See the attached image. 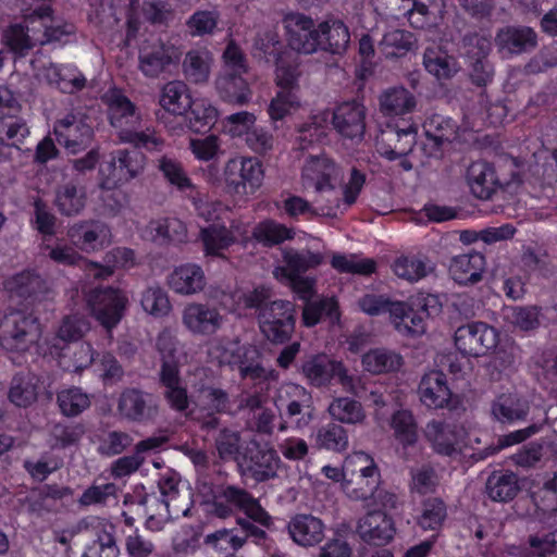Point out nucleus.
<instances>
[{
  "mask_svg": "<svg viewBox=\"0 0 557 557\" xmlns=\"http://www.w3.org/2000/svg\"><path fill=\"white\" fill-rule=\"evenodd\" d=\"M40 337V322L30 312L12 310L0 320V345L8 351L25 352Z\"/></svg>",
  "mask_w": 557,
  "mask_h": 557,
  "instance_id": "f257e3e1",
  "label": "nucleus"
},
{
  "mask_svg": "<svg viewBox=\"0 0 557 557\" xmlns=\"http://www.w3.org/2000/svg\"><path fill=\"white\" fill-rule=\"evenodd\" d=\"M183 50L171 39L150 38L138 50V69L144 76L158 78L178 65Z\"/></svg>",
  "mask_w": 557,
  "mask_h": 557,
  "instance_id": "f03ea898",
  "label": "nucleus"
},
{
  "mask_svg": "<svg viewBox=\"0 0 557 557\" xmlns=\"http://www.w3.org/2000/svg\"><path fill=\"white\" fill-rule=\"evenodd\" d=\"M119 417L129 423L151 424L160 416L159 399L151 393L138 387L124 388L116 401Z\"/></svg>",
  "mask_w": 557,
  "mask_h": 557,
  "instance_id": "7ed1b4c3",
  "label": "nucleus"
},
{
  "mask_svg": "<svg viewBox=\"0 0 557 557\" xmlns=\"http://www.w3.org/2000/svg\"><path fill=\"white\" fill-rule=\"evenodd\" d=\"M296 310L293 302L275 299L258 313L261 333L274 344L288 342L294 333Z\"/></svg>",
  "mask_w": 557,
  "mask_h": 557,
  "instance_id": "20e7f679",
  "label": "nucleus"
},
{
  "mask_svg": "<svg viewBox=\"0 0 557 557\" xmlns=\"http://www.w3.org/2000/svg\"><path fill=\"white\" fill-rule=\"evenodd\" d=\"M454 343L463 356H486L497 347L499 332L485 322H470L455 331Z\"/></svg>",
  "mask_w": 557,
  "mask_h": 557,
  "instance_id": "39448f33",
  "label": "nucleus"
},
{
  "mask_svg": "<svg viewBox=\"0 0 557 557\" xmlns=\"http://www.w3.org/2000/svg\"><path fill=\"white\" fill-rule=\"evenodd\" d=\"M280 465L281 458L273 447L256 442L246 448L237 462L240 474L257 483L276 478Z\"/></svg>",
  "mask_w": 557,
  "mask_h": 557,
  "instance_id": "423d86ee",
  "label": "nucleus"
},
{
  "mask_svg": "<svg viewBox=\"0 0 557 557\" xmlns=\"http://www.w3.org/2000/svg\"><path fill=\"white\" fill-rule=\"evenodd\" d=\"M223 176L230 193L246 195L261 186L263 170L258 159L237 157L225 163Z\"/></svg>",
  "mask_w": 557,
  "mask_h": 557,
  "instance_id": "0eeeda50",
  "label": "nucleus"
},
{
  "mask_svg": "<svg viewBox=\"0 0 557 557\" xmlns=\"http://www.w3.org/2000/svg\"><path fill=\"white\" fill-rule=\"evenodd\" d=\"M87 301L95 319L107 331H111L124 315L127 297L121 289L104 287L91 290Z\"/></svg>",
  "mask_w": 557,
  "mask_h": 557,
  "instance_id": "6e6552de",
  "label": "nucleus"
},
{
  "mask_svg": "<svg viewBox=\"0 0 557 557\" xmlns=\"http://www.w3.org/2000/svg\"><path fill=\"white\" fill-rule=\"evenodd\" d=\"M289 47L304 54L319 51L320 23L302 13L290 12L283 18Z\"/></svg>",
  "mask_w": 557,
  "mask_h": 557,
  "instance_id": "1a4fd4ad",
  "label": "nucleus"
},
{
  "mask_svg": "<svg viewBox=\"0 0 557 557\" xmlns=\"http://www.w3.org/2000/svg\"><path fill=\"white\" fill-rule=\"evenodd\" d=\"M275 406L278 410L285 407V416L294 419L297 428L307 426L313 419V399L307 388L301 385L284 384L275 398Z\"/></svg>",
  "mask_w": 557,
  "mask_h": 557,
  "instance_id": "9d476101",
  "label": "nucleus"
},
{
  "mask_svg": "<svg viewBox=\"0 0 557 557\" xmlns=\"http://www.w3.org/2000/svg\"><path fill=\"white\" fill-rule=\"evenodd\" d=\"M225 322L220 310L207 302H189L182 311V324L194 336H211L219 332Z\"/></svg>",
  "mask_w": 557,
  "mask_h": 557,
  "instance_id": "9b49d317",
  "label": "nucleus"
},
{
  "mask_svg": "<svg viewBox=\"0 0 557 557\" xmlns=\"http://www.w3.org/2000/svg\"><path fill=\"white\" fill-rule=\"evenodd\" d=\"M424 435L436 454L450 457L461 453L467 431L462 424L431 421L424 429Z\"/></svg>",
  "mask_w": 557,
  "mask_h": 557,
  "instance_id": "f8f14e48",
  "label": "nucleus"
},
{
  "mask_svg": "<svg viewBox=\"0 0 557 557\" xmlns=\"http://www.w3.org/2000/svg\"><path fill=\"white\" fill-rule=\"evenodd\" d=\"M54 134L59 144L71 153L86 149L92 141V126L82 115L67 114L54 125Z\"/></svg>",
  "mask_w": 557,
  "mask_h": 557,
  "instance_id": "ddd939ff",
  "label": "nucleus"
},
{
  "mask_svg": "<svg viewBox=\"0 0 557 557\" xmlns=\"http://www.w3.org/2000/svg\"><path fill=\"white\" fill-rule=\"evenodd\" d=\"M66 235L75 248L90 253L109 244L110 230L102 221L90 219L70 225Z\"/></svg>",
  "mask_w": 557,
  "mask_h": 557,
  "instance_id": "4468645a",
  "label": "nucleus"
},
{
  "mask_svg": "<svg viewBox=\"0 0 557 557\" xmlns=\"http://www.w3.org/2000/svg\"><path fill=\"white\" fill-rule=\"evenodd\" d=\"M341 178L339 169L326 157H310L302 169L301 182L306 189H333V182Z\"/></svg>",
  "mask_w": 557,
  "mask_h": 557,
  "instance_id": "2eb2a0df",
  "label": "nucleus"
},
{
  "mask_svg": "<svg viewBox=\"0 0 557 557\" xmlns=\"http://www.w3.org/2000/svg\"><path fill=\"white\" fill-rule=\"evenodd\" d=\"M393 274L409 284L419 283L436 271L435 262L423 253H407L391 263Z\"/></svg>",
  "mask_w": 557,
  "mask_h": 557,
  "instance_id": "dca6fc26",
  "label": "nucleus"
},
{
  "mask_svg": "<svg viewBox=\"0 0 557 557\" xmlns=\"http://www.w3.org/2000/svg\"><path fill=\"white\" fill-rule=\"evenodd\" d=\"M33 13L38 26L39 46L65 44L75 34V26L72 23L52 17V9L49 5H41Z\"/></svg>",
  "mask_w": 557,
  "mask_h": 557,
  "instance_id": "f3484780",
  "label": "nucleus"
},
{
  "mask_svg": "<svg viewBox=\"0 0 557 557\" xmlns=\"http://www.w3.org/2000/svg\"><path fill=\"white\" fill-rule=\"evenodd\" d=\"M78 531L91 528L96 532V540L87 547L82 557H119L120 549L113 534V527L107 525L99 518L82 519L77 524Z\"/></svg>",
  "mask_w": 557,
  "mask_h": 557,
  "instance_id": "a211bd4d",
  "label": "nucleus"
},
{
  "mask_svg": "<svg viewBox=\"0 0 557 557\" xmlns=\"http://www.w3.org/2000/svg\"><path fill=\"white\" fill-rule=\"evenodd\" d=\"M221 498L225 500L233 509L244 511L249 519L268 527L271 522V517L261 507L258 499H256L248 491L235 485L221 486L218 491Z\"/></svg>",
  "mask_w": 557,
  "mask_h": 557,
  "instance_id": "6ab92c4d",
  "label": "nucleus"
},
{
  "mask_svg": "<svg viewBox=\"0 0 557 557\" xmlns=\"http://www.w3.org/2000/svg\"><path fill=\"white\" fill-rule=\"evenodd\" d=\"M418 393L422 404L435 409L446 407L453 396L446 375L435 370L422 376Z\"/></svg>",
  "mask_w": 557,
  "mask_h": 557,
  "instance_id": "aec40b11",
  "label": "nucleus"
},
{
  "mask_svg": "<svg viewBox=\"0 0 557 557\" xmlns=\"http://www.w3.org/2000/svg\"><path fill=\"white\" fill-rule=\"evenodd\" d=\"M364 107L356 101L344 102L333 114V125L344 137L361 138L366 129Z\"/></svg>",
  "mask_w": 557,
  "mask_h": 557,
  "instance_id": "412c9836",
  "label": "nucleus"
},
{
  "mask_svg": "<svg viewBox=\"0 0 557 557\" xmlns=\"http://www.w3.org/2000/svg\"><path fill=\"white\" fill-rule=\"evenodd\" d=\"M5 289L12 297L40 300L50 293V287L35 271H22L9 277L4 283Z\"/></svg>",
  "mask_w": 557,
  "mask_h": 557,
  "instance_id": "4be33fe9",
  "label": "nucleus"
},
{
  "mask_svg": "<svg viewBox=\"0 0 557 557\" xmlns=\"http://www.w3.org/2000/svg\"><path fill=\"white\" fill-rule=\"evenodd\" d=\"M495 44L500 52L520 54L537 45V35L528 26H506L497 32Z\"/></svg>",
  "mask_w": 557,
  "mask_h": 557,
  "instance_id": "5701e85b",
  "label": "nucleus"
},
{
  "mask_svg": "<svg viewBox=\"0 0 557 557\" xmlns=\"http://www.w3.org/2000/svg\"><path fill=\"white\" fill-rule=\"evenodd\" d=\"M530 411L528 400L513 393L497 396L491 405L492 418L502 424H516L527 420Z\"/></svg>",
  "mask_w": 557,
  "mask_h": 557,
  "instance_id": "b1692460",
  "label": "nucleus"
},
{
  "mask_svg": "<svg viewBox=\"0 0 557 557\" xmlns=\"http://www.w3.org/2000/svg\"><path fill=\"white\" fill-rule=\"evenodd\" d=\"M485 257L476 251L451 258L449 274L459 285H473L482 280L485 270Z\"/></svg>",
  "mask_w": 557,
  "mask_h": 557,
  "instance_id": "393cba45",
  "label": "nucleus"
},
{
  "mask_svg": "<svg viewBox=\"0 0 557 557\" xmlns=\"http://www.w3.org/2000/svg\"><path fill=\"white\" fill-rule=\"evenodd\" d=\"M287 529L292 540L299 546H314L324 539L325 525L312 515H296L288 522Z\"/></svg>",
  "mask_w": 557,
  "mask_h": 557,
  "instance_id": "a878e982",
  "label": "nucleus"
},
{
  "mask_svg": "<svg viewBox=\"0 0 557 557\" xmlns=\"http://www.w3.org/2000/svg\"><path fill=\"white\" fill-rule=\"evenodd\" d=\"M168 284L174 293L189 296L202 292L207 280L200 265L185 263L171 272L168 277Z\"/></svg>",
  "mask_w": 557,
  "mask_h": 557,
  "instance_id": "bb28decb",
  "label": "nucleus"
},
{
  "mask_svg": "<svg viewBox=\"0 0 557 557\" xmlns=\"http://www.w3.org/2000/svg\"><path fill=\"white\" fill-rule=\"evenodd\" d=\"M53 202L61 215L69 218L76 216L81 214L86 207V188L79 184L77 178L60 184L55 188Z\"/></svg>",
  "mask_w": 557,
  "mask_h": 557,
  "instance_id": "cd10ccee",
  "label": "nucleus"
},
{
  "mask_svg": "<svg viewBox=\"0 0 557 557\" xmlns=\"http://www.w3.org/2000/svg\"><path fill=\"white\" fill-rule=\"evenodd\" d=\"M48 256L51 260L63 265H82L88 276L97 280H104L114 273V267L101 265L96 262H89L83 258L74 247L67 245H57L49 248Z\"/></svg>",
  "mask_w": 557,
  "mask_h": 557,
  "instance_id": "c85d7f7f",
  "label": "nucleus"
},
{
  "mask_svg": "<svg viewBox=\"0 0 557 557\" xmlns=\"http://www.w3.org/2000/svg\"><path fill=\"white\" fill-rule=\"evenodd\" d=\"M26 25L15 24L4 33L5 45L20 57L26 55L36 46H39L38 26L34 13L25 18Z\"/></svg>",
  "mask_w": 557,
  "mask_h": 557,
  "instance_id": "c756f323",
  "label": "nucleus"
},
{
  "mask_svg": "<svg viewBox=\"0 0 557 557\" xmlns=\"http://www.w3.org/2000/svg\"><path fill=\"white\" fill-rule=\"evenodd\" d=\"M263 354L255 345L245 344L238 356L235 369L238 370L243 380L270 381L276 377L275 371L268 369L262 363Z\"/></svg>",
  "mask_w": 557,
  "mask_h": 557,
  "instance_id": "7c9ffc66",
  "label": "nucleus"
},
{
  "mask_svg": "<svg viewBox=\"0 0 557 557\" xmlns=\"http://www.w3.org/2000/svg\"><path fill=\"white\" fill-rule=\"evenodd\" d=\"M159 376L160 385L164 388L163 398L168 406L182 414L187 416L190 406L187 388L183 385L181 372L165 369Z\"/></svg>",
  "mask_w": 557,
  "mask_h": 557,
  "instance_id": "2f4dec72",
  "label": "nucleus"
},
{
  "mask_svg": "<svg viewBox=\"0 0 557 557\" xmlns=\"http://www.w3.org/2000/svg\"><path fill=\"white\" fill-rule=\"evenodd\" d=\"M242 72L222 71L215 81L220 97L230 103L246 104L251 99V91Z\"/></svg>",
  "mask_w": 557,
  "mask_h": 557,
  "instance_id": "473e14b6",
  "label": "nucleus"
},
{
  "mask_svg": "<svg viewBox=\"0 0 557 557\" xmlns=\"http://www.w3.org/2000/svg\"><path fill=\"white\" fill-rule=\"evenodd\" d=\"M345 492L350 498L363 502L364 508L383 507L381 470L372 471L368 478L345 487Z\"/></svg>",
  "mask_w": 557,
  "mask_h": 557,
  "instance_id": "72a5a7b5",
  "label": "nucleus"
},
{
  "mask_svg": "<svg viewBox=\"0 0 557 557\" xmlns=\"http://www.w3.org/2000/svg\"><path fill=\"white\" fill-rule=\"evenodd\" d=\"M467 181L473 196L488 199L497 186V177L491 164L483 161L473 162L467 171Z\"/></svg>",
  "mask_w": 557,
  "mask_h": 557,
  "instance_id": "f704fd0d",
  "label": "nucleus"
},
{
  "mask_svg": "<svg viewBox=\"0 0 557 557\" xmlns=\"http://www.w3.org/2000/svg\"><path fill=\"white\" fill-rule=\"evenodd\" d=\"M437 0H387L388 7H396L394 16L406 17L416 28L428 27L431 23L432 12L430 7Z\"/></svg>",
  "mask_w": 557,
  "mask_h": 557,
  "instance_id": "c9c22d12",
  "label": "nucleus"
},
{
  "mask_svg": "<svg viewBox=\"0 0 557 557\" xmlns=\"http://www.w3.org/2000/svg\"><path fill=\"white\" fill-rule=\"evenodd\" d=\"M349 40V30L342 21L326 20L320 23L319 50L339 54L347 49Z\"/></svg>",
  "mask_w": 557,
  "mask_h": 557,
  "instance_id": "e433bc0d",
  "label": "nucleus"
},
{
  "mask_svg": "<svg viewBox=\"0 0 557 557\" xmlns=\"http://www.w3.org/2000/svg\"><path fill=\"white\" fill-rule=\"evenodd\" d=\"M212 65L211 53L206 49H191L182 62L183 75L191 84L208 82Z\"/></svg>",
  "mask_w": 557,
  "mask_h": 557,
  "instance_id": "4c0bfd02",
  "label": "nucleus"
},
{
  "mask_svg": "<svg viewBox=\"0 0 557 557\" xmlns=\"http://www.w3.org/2000/svg\"><path fill=\"white\" fill-rule=\"evenodd\" d=\"M111 166L119 181H131L145 168V156L136 149H119L112 153Z\"/></svg>",
  "mask_w": 557,
  "mask_h": 557,
  "instance_id": "58836bf2",
  "label": "nucleus"
},
{
  "mask_svg": "<svg viewBox=\"0 0 557 557\" xmlns=\"http://www.w3.org/2000/svg\"><path fill=\"white\" fill-rule=\"evenodd\" d=\"M339 306L334 297L308 301L302 309V322L307 327L317 325L323 319L334 325L339 322Z\"/></svg>",
  "mask_w": 557,
  "mask_h": 557,
  "instance_id": "ea45409f",
  "label": "nucleus"
},
{
  "mask_svg": "<svg viewBox=\"0 0 557 557\" xmlns=\"http://www.w3.org/2000/svg\"><path fill=\"white\" fill-rule=\"evenodd\" d=\"M38 377L33 373H18L13 376L8 398L16 407L26 408L34 404L38 396Z\"/></svg>",
  "mask_w": 557,
  "mask_h": 557,
  "instance_id": "a19ab883",
  "label": "nucleus"
},
{
  "mask_svg": "<svg viewBox=\"0 0 557 557\" xmlns=\"http://www.w3.org/2000/svg\"><path fill=\"white\" fill-rule=\"evenodd\" d=\"M357 524V534L368 546L380 548L383 543V507L364 508Z\"/></svg>",
  "mask_w": 557,
  "mask_h": 557,
  "instance_id": "79ce46f5",
  "label": "nucleus"
},
{
  "mask_svg": "<svg viewBox=\"0 0 557 557\" xmlns=\"http://www.w3.org/2000/svg\"><path fill=\"white\" fill-rule=\"evenodd\" d=\"M109 116L111 125L122 132L135 127L140 122L135 106L121 94H113L109 102Z\"/></svg>",
  "mask_w": 557,
  "mask_h": 557,
  "instance_id": "37998d69",
  "label": "nucleus"
},
{
  "mask_svg": "<svg viewBox=\"0 0 557 557\" xmlns=\"http://www.w3.org/2000/svg\"><path fill=\"white\" fill-rule=\"evenodd\" d=\"M200 239L207 256L224 257V250L232 246L236 238L224 225L210 224L200 228Z\"/></svg>",
  "mask_w": 557,
  "mask_h": 557,
  "instance_id": "c03bdc74",
  "label": "nucleus"
},
{
  "mask_svg": "<svg viewBox=\"0 0 557 557\" xmlns=\"http://www.w3.org/2000/svg\"><path fill=\"white\" fill-rule=\"evenodd\" d=\"M191 103L185 83L172 81L162 88L160 104L166 112L182 116L191 108Z\"/></svg>",
  "mask_w": 557,
  "mask_h": 557,
  "instance_id": "a18cd8bd",
  "label": "nucleus"
},
{
  "mask_svg": "<svg viewBox=\"0 0 557 557\" xmlns=\"http://www.w3.org/2000/svg\"><path fill=\"white\" fill-rule=\"evenodd\" d=\"M323 260L324 257L320 252H312L308 249H286L283 252L284 267L281 268V271L284 275L304 274L319 267Z\"/></svg>",
  "mask_w": 557,
  "mask_h": 557,
  "instance_id": "49530a36",
  "label": "nucleus"
},
{
  "mask_svg": "<svg viewBox=\"0 0 557 557\" xmlns=\"http://www.w3.org/2000/svg\"><path fill=\"white\" fill-rule=\"evenodd\" d=\"M334 362L326 355L309 356L302 361L301 373L315 387L330 383L334 374Z\"/></svg>",
  "mask_w": 557,
  "mask_h": 557,
  "instance_id": "de8ad7c7",
  "label": "nucleus"
},
{
  "mask_svg": "<svg viewBox=\"0 0 557 557\" xmlns=\"http://www.w3.org/2000/svg\"><path fill=\"white\" fill-rule=\"evenodd\" d=\"M285 54L284 45L280 40L276 30L264 29L257 34L252 46V55L255 58L267 63H273Z\"/></svg>",
  "mask_w": 557,
  "mask_h": 557,
  "instance_id": "09e8293b",
  "label": "nucleus"
},
{
  "mask_svg": "<svg viewBox=\"0 0 557 557\" xmlns=\"http://www.w3.org/2000/svg\"><path fill=\"white\" fill-rule=\"evenodd\" d=\"M423 65L437 79L451 78L459 71L456 59L438 48H428L425 50Z\"/></svg>",
  "mask_w": 557,
  "mask_h": 557,
  "instance_id": "8fccbe9b",
  "label": "nucleus"
},
{
  "mask_svg": "<svg viewBox=\"0 0 557 557\" xmlns=\"http://www.w3.org/2000/svg\"><path fill=\"white\" fill-rule=\"evenodd\" d=\"M29 135L30 128L26 120L18 115L0 121V136L16 153L30 150L25 146Z\"/></svg>",
  "mask_w": 557,
  "mask_h": 557,
  "instance_id": "3c124183",
  "label": "nucleus"
},
{
  "mask_svg": "<svg viewBox=\"0 0 557 557\" xmlns=\"http://www.w3.org/2000/svg\"><path fill=\"white\" fill-rule=\"evenodd\" d=\"M519 490L517 476L512 472H493L486 482V493L495 502L512 499Z\"/></svg>",
  "mask_w": 557,
  "mask_h": 557,
  "instance_id": "603ef678",
  "label": "nucleus"
},
{
  "mask_svg": "<svg viewBox=\"0 0 557 557\" xmlns=\"http://www.w3.org/2000/svg\"><path fill=\"white\" fill-rule=\"evenodd\" d=\"M221 13L215 7L196 10L186 21L188 33L193 37L213 35L219 30Z\"/></svg>",
  "mask_w": 557,
  "mask_h": 557,
  "instance_id": "864d4df0",
  "label": "nucleus"
},
{
  "mask_svg": "<svg viewBox=\"0 0 557 557\" xmlns=\"http://www.w3.org/2000/svg\"><path fill=\"white\" fill-rule=\"evenodd\" d=\"M156 166L163 178L181 191L194 188L183 164L175 158L162 156L157 159Z\"/></svg>",
  "mask_w": 557,
  "mask_h": 557,
  "instance_id": "5fc2aeb1",
  "label": "nucleus"
},
{
  "mask_svg": "<svg viewBox=\"0 0 557 557\" xmlns=\"http://www.w3.org/2000/svg\"><path fill=\"white\" fill-rule=\"evenodd\" d=\"M372 471H380V468L370 455L363 451L352 453L345 458V474L347 475L345 487L351 486L362 478H368Z\"/></svg>",
  "mask_w": 557,
  "mask_h": 557,
  "instance_id": "6e6d98bb",
  "label": "nucleus"
},
{
  "mask_svg": "<svg viewBox=\"0 0 557 557\" xmlns=\"http://www.w3.org/2000/svg\"><path fill=\"white\" fill-rule=\"evenodd\" d=\"M180 481V474L173 471L162 474L158 481V488L161 494V504L169 513L171 511V507L175 512H185L187 510L183 505H181L182 495L178 488Z\"/></svg>",
  "mask_w": 557,
  "mask_h": 557,
  "instance_id": "4d7b16f0",
  "label": "nucleus"
},
{
  "mask_svg": "<svg viewBox=\"0 0 557 557\" xmlns=\"http://www.w3.org/2000/svg\"><path fill=\"white\" fill-rule=\"evenodd\" d=\"M389 141L396 140L397 145L392 150L385 149V158L395 160L400 158V165L404 170H411V163L405 158V156L412 149L414 144L416 131L412 126L405 129H395L388 126Z\"/></svg>",
  "mask_w": 557,
  "mask_h": 557,
  "instance_id": "13d9d810",
  "label": "nucleus"
},
{
  "mask_svg": "<svg viewBox=\"0 0 557 557\" xmlns=\"http://www.w3.org/2000/svg\"><path fill=\"white\" fill-rule=\"evenodd\" d=\"M156 347L161 357L159 375L166 371L165 369L181 372L177 358L180 341L170 330H163L159 333Z\"/></svg>",
  "mask_w": 557,
  "mask_h": 557,
  "instance_id": "bf43d9fd",
  "label": "nucleus"
},
{
  "mask_svg": "<svg viewBox=\"0 0 557 557\" xmlns=\"http://www.w3.org/2000/svg\"><path fill=\"white\" fill-rule=\"evenodd\" d=\"M156 347L161 357L159 375L166 371L165 369L181 372L177 358L180 341L170 330H163L159 333Z\"/></svg>",
  "mask_w": 557,
  "mask_h": 557,
  "instance_id": "052dcab7",
  "label": "nucleus"
},
{
  "mask_svg": "<svg viewBox=\"0 0 557 557\" xmlns=\"http://www.w3.org/2000/svg\"><path fill=\"white\" fill-rule=\"evenodd\" d=\"M329 412L334 420L347 424H356L364 419L361 404L348 397L334 399L329 406Z\"/></svg>",
  "mask_w": 557,
  "mask_h": 557,
  "instance_id": "680f3d73",
  "label": "nucleus"
},
{
  "mask_svg": "<svg viewBox=\"0 0 557 557\" xmlns=\"http://www.w3.org/2000/svg\"><path fill=\"white\" fill-rule=\"evenodd\" d=\"M143 309L154 318L168 315L172 309L166 292L160 286H149L141 295Z\"/></svg>",
  "mask_w": 557,
  "mask_h": 557,
  "instance_id": "e2e57ef3",
  "label": "nucleus"
},
{
  "mask_svg": "<svg viewBox=\"0 0 557 557\" xmlns=\"http://www.w3.org/2000/svg\"><path fill=\"white\" fill-rule=\"evenodd\" d=\"M253 237L265 245L272 246L283 243L284 240L292 239L295 235L293 228L277 223L273 220H268L259 223L252 232Z\"/></svg>",
  "mask_w": 557,
  "mask_h": 557,
  "instance_id": "0e129e2a",
  "label": "nucleus"
},
{
  "mask_svg": "<svg viewBox=\"0 0 557 557\" xmlns=\"http://www.w3.org/2000/svg\"><path fill=\"white\" fill-rule=\"evenodd\" d=\"M331 265L339 273L369 275L375 271L372 259H360L356 255L334 253Z\"/></svg>",
  "mask_w": 557,
  "mask_h": 557,
  "instance_id": "69168bd1",
  "label": "nucleus"
},
{
  "mask_svg": "<svg viewBox=\"0 0 557 557\" xmlns=\"http://www.w3.org/2000/svg\"><path fill=\"white\" fill-rule=\"evenodd\" d=\"M133 444L129 433L120 430L104 432L99 437L98 453L104 457H114L124 453Z\"/></svg>",
  "mask_w": 557,
  "mask_h": 557,
  "instance_id": "338daca9",
  "label": "nucleus"
},
{
  "mask_svg": "<svg viewBox=\"0 0 557 557\" xmlns=\"http://www.w3.org/2000/svg\"><path fill=\"white\" fill-rule=\"evenodd\" d=\"M57 400L61 412L66 417L78 416L90 406L88 395L77 387L61 391Z\"/></svg>",
  "mask_w": 557,
  "mask_h": 557,
  "instance_id": "774afa93",
  "label": "nucleus"
}]
</instances>
